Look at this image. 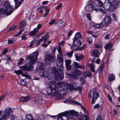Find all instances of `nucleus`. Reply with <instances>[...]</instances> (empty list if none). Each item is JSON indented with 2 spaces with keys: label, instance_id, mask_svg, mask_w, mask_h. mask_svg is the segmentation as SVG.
<instances>
[{
  "label": "nucleus",
  "instance_id": "f257e3e1",
  "mask_svg": "<svg viewBox=\"0 0 120 120\" xmlns=\"http://www.w3.org/2000/svg\"><path fill=\"white\" fill-rule=\"evenodd\" d=\"M75 85L72 84H65L63 82H59L57 84L54 81H51L49 82V87L47 88L46 91L49 95L56 96L59 94L64 95L66 91V90H71L74 88Z\"/></svg>",
  "mask_w": 120,
  "mask_h": 120
},
{
  "label": "nucleus",
  "instance_id": "f03ea898",
  "mask_svg": "<svg viewBox=\"0 0 120 120\" xmlns=\"http://www.w3.org/2000/svg\"><path fill=\"white\" fill-rule=\"evenodd\" d=\"M38 52H35L33 53L32 55H29L26 57V59L29 60L28 65L27 66L26 64L25 65L21 66L20 67L21 69L27 71H30L33 70L34 65L36 63L37 56L38 55Z\"/></svg>",
  "mask_w": 120,
  "mask_h": 120
},
{
  "label": "nucleus",
  "instance_id": "7ed1b4c3",
  "mask_svg": "<svg viewBox=\"0 0 120 120\" xmlns=\"http://www.w3.org/2000/svg\"><path fill=\"white\" fill-rule=\"evenodd\" d=\"M11 109L9 108H5L4 112L2 113V112L0 111V120H6L7 118L10 116V112H11Z\"/></svg>",
  "mask_w": 120,
  "mask_h": 120
},
{
  "label": "nucleus",
  "instance_id": "20e7f679",
  "mask_svg": "<svg viewBox=\"0 0 120 120\" xmlns=\"http://www.w3.org/2000/svg\"><path fill=\"white\" fill-rule=\"evenodd\" d=\"M94 4H90L86 6V7L85 9L86 11L88 12L92 10L93 9L96 11L98 12L99 11L101 12L102 13L105 14V12L103 9L99 8H94Z\"/></svg>",
  "mask_w": 120,
  "mask_h": 120
},
{
  "label": "nucleus",
  "instance_id": "39448f33",
  "mask_svg": "<svg viewBox=\"0 0 120 120\" xmlns=\"http://www.w3.org/2000/svg\"><path fill=\"white\" fill-rule=\"evenodd\" d=\"M56 60V58L53 53L47 55L45 56V63L47 65L49 64L52 62H54Z\"/></svg>",
  "mask_w": 120,
  "mask_h": 120
},
{
  "label": "nucleus",
  "instance_id": "423d86ee",
  "mask_svg": "<svg viewBox=\"0 0 120 120\" xmlns=\"http://www.w3.org/2000/svg\"><path fill=\"white\" fill-rule=\"evenodd\" d=\"M112 18L109 16H105L102 20V23L106 26H109L111 21Z\"/></svg>",
  "mask_w": 120,
  "mask_h": 120
},
{
  "label": "nucleus",
  "instance_id": "0eeeda50",
  "mask_svg": "<svg viewBox=\"0 0 120 120\" xmlns=\"http://www.w3.org/2000/svg\"><path fill=\"white\" fill-rule=\"evenodd\" d=\"M4 7L6 8L7 10H8L9 14L8 15H10L13 11V7H12L9 4L8 1H5L4 3Z\"/></svg>",
  "mask_w": 120,
  "mask_h": 120
},
{
  "label": "nucleus",
  "instance_id": "6e6552de",
  "mask_svg": "<svg viewBox=\"0 0 120 120\" xmlns=\"http://www.w3.org/2000/svg\"><path fill=\"white\" fill-rule=\"evenodd\" d=\"M95 91L93 90V97L92 99V104H94L95 101L99 96V93L97 91L94 92Z\"/></svg>",
  "mask_w": 120,
  "mask_h": 120
},
{
  "label": "nucleus",
  "instance_id": "1a4fd4ad",
  "mask_svg": "<svg viewBox=\"0 0 120 120\" xmlns=\"http://www.w3.org/2000/svg\"><path fill=\"white\" fill-rule=\"evenodd\" d=\"M119 3L117 2L115 3L110 4V11H115L116 8H118V6Z\"/></svg>",
  "mask_w": 120,
  "mask_h": 120
},
{
  "label": "nucleus",
  "instance_id": "9d476101",
  "mask_svg": "<svg viewBox=\"0 0 120 120\" xmlns=\"http://www.w3.org/2000/svg\"><path fill=\"white\" fill-rule=\"evenodd\" d=\"M104 26V24H102V22L99 24L93 23L91 24V26H92L94 28L97 29H101Z\"/></svg>",
  "mask_w": 120,
  "mask_h": 120
},
{
  "label": "nucleus",
  "instance_id": "9b49d317",
  "mask_svg": "<svg viewBox=\"0 0 120 120\" xmlns=\"http://www.w3.org/2000/svg\"><path fill=\"white\" fill-rule=\"evenodd\" d=\"M68 115L70 116H73L78 115V112L74 110H69L67 112Z\"/></svg>",
  "mask_w": 120,
  "mask_h": 120
},
{
  "label": "nucleus",
  "instance_id": "f8f14e48",
  "mask_svg": "<svg viewBox=\"0 0 120 120\" xmlns=\"http://www.w3.org/2000/svg\"><path fill=\"white\" fill-rule=\"evenodd\" d=\"M73 44L74 46H73V47L74 46L77 47H79L80 46L81 44V42L79 40H73Z\"/></svg>",
  "mask_w": 120,
  "mask_h": 120
},
{
  "label": "nucleus",
  "instance_id": "ddd939ff",
  "mask_svg": "<svg viewBox=\"0 0 120 120\" xmlns=\"http://www.w3.org/2000/svg\"><path fill=\"white\" fill-rule=\"evenodd\" d=\"M30 98L29 96L25 97H21L20 98V100L22 102H25L28 101Z\"/></svg>",
  "mask_w": 120,
  "mask_h": 120
},
{
  "label": "nucleus",
  "instance_id": "4468645a",
  "mask_svg": "<svg viewBox=\"0 0 120 120\" xmlns=\"http://www.w3.org/2000/svg\"><path fill=\"white\" fill-rule=\"evenodd\" d=\"M63 58H57L56 60V64L57 66L63 65Z\"/></svg>",
  "mask_w": 120,
  "mask_h": 120
},
{
  "label": "nucleus",
  "instance_id": "2eb2a0df",
  "mask_svg": "<svg viewBox=\"0 0 120 120\" xmlns=\"http://www.w3.org/2000/svg\"><path fill=\"white\" fill-rule=\"evenodd\" d=\"M84 76L85 78L86 77H90L92 76V74L90 73V71H84L83 73Z\"/></svg>",
  "mask_w": 120,
  "mask_h": 120
},
{
  "label": "nucleus",
  "instance_id": "dca6fc26",
  "mask_svg": "<svg viewBox=\"0 0 120 120\" xmlns=\"http://www.w3.org/2000/svg\"><path fill=\"white\" fill-rule=\"evenodd\" d=\"M99 52V51L98 50L94 49L92 52L91 55L93 56L98 57Z\"/></svg>",
  "mask_w": 120,
  "mask_h": 120
},
{
  "label": "nucleus",
  "instance_id": "f3484780",
  "mask_svg": "<svg viewBox=\"0 0 120 120\" xmlns=\"http://www.w3.org/2000/svg\"><path fill=\"white\" fill-rule=\"evenodd\" d=\"M15 4V9H17L22 3V1L21 0H14Z\"/></svg>",
  "mask_w": 120,
  "mask_h": 120
},
{
  "label": "nucleus",
  "instance_id": "a211bd4d",
  "mask_svg": "<svg viewBox=\"0 0 120 120\" xmlns=\"http://www.w3.org/2000/svg\"><path fill=\"white\" fill-rule=\"evenodd\" d=\"M104 65V62H101L100 64L99 68L98 70V72L99 74H101L103 71V68Z\"/></svg>",
  "mask_w": 120,
  "mask_h": 120
},
{
  "label": "nucleus",
  "instance_id": "6ab92c4d",
  "mask_svg": "<svg viewBox=\"0 0 120 120\" xmlns=\"http://www.w3.org/2000/svg\"><path fill=\"white\" fill-rule=\"evenodd\" d=\"M67 75L71 78H72L75 80H77L78 78L77 76L74 72L71 74L67 73Z\"/></svg>",
  "mask_w": 120,
  "mask_h": 120
},
{
  "label": "nucleus",
  "instance_id": "aec40b11",
  "mask_svg": "<svg viewBox=\"0 0 120 120\" xmlns=\"http://www.w3.org/2000/svg\"><path fill=\"white\" fill-rule=\"evenodd\" d=\"M75 56L76 60L77 61H79L80 60H82L84 57V56L82 55H81L80 56H79L76 54H75Z\"/></svg>",
  "mask_w": 120,
  "mask_h": 120
},
{
  "label": "nucleus",
  "instance_id": "412c9836",
  "mask_svg": "<svg viewBox=\"0 0 120 120\" xmlns=\"http://www.w3.org/2000/svg\"><path fill=\"white\" fill-rule=\"evenodd\" d=\"M112 46V44L110 43H109L108 44H106L105 46V48L106 49H108L110 50L111 49Z\"/></svg>",
  "mask_w": 120,
  "mask_h": 120
},
{
  "label": "nucleus",
  "instance_id": "4be33fe9",
  "mask_svg": "<svg viewBox=\"0 0 120 120\" xmlns=\"http://www.w3.org/2000/svg\"><path fill=\"white\" fill-rule=\"evenodd\" d=\"M8 12L7 10L4 8H0V14H6L7 15H8Z\"/></svg>",
  "mask_w": 120,
  "mask_h": 120
},
{
  "label": "nucleus",
  "instance_id": "5701e85b",
  "mask_svg": "<svg viewBox=\"0 0 120 120\" xmlns=\"http://www.w3.org/2000/svg\"><path fill=\"white\" fill-rule=\"evenodd\" d=\"M81 38V35L80 33L79 32H78L75 34L73 40H78L79 39Z\"/></svg>",
  "mask_w": 120,
  "mask_h": 120
},
{
  "label": "nucleus",
  "instance_id": "b1692460",
  "mask_svg": "<svg viewBox=\"0 0 120 120\" xmlns=\"http://www.w3.org/2000/svg\"><path fill=\"white\" fill-rule=\"evenodd\" d=\"M74 63V67H75V68H81L82 69H83L85 68L84 67L80 65L77 62H75Z\"/></svg>",
  "mask_w": 120,
  "mask_h": 120
},
{
  "label": "nucleus",
  "instance_id": "393cba45",
  "mask_svg": "<svg viewBox=\"0 0 120 120\" xmlns=\"http://www.w3.org/2000/svg\"><path fill=\"white\" fill-rule=\"evenodd\" d=\"M38 32V30L34 28L33 31L29 32V34L30 35L33 36L35 35Z\"/></svg>",
  "mask_w": 120,
  "mask_h": 120
},
{
  "label": "nucleus",
  "instance_id": "a878e982",
  "mask_svg": "<svg viewBox=\"0 0 120 120\" xmlns=\"http://www.w3.org/2000/svg\"><path fill=\"white\" fill-rule=\"evenodd\" d=\"M109 81H111L114 80L115 77L114 75L112 74H110L108 77Z\"/></svg>",
  "mask_w": 120,
  "mask_h": 120
},
{
  "label": "nucleus",
  "instance_id": "bb28decb",
  "mask_svg": "<svg viewBox=\"0 0 120 120\" xmlns=\"http://www.w3.org/2000/svg\"><path fill=\"white\" fill-rule=\"evenodd\" d=\"M49 34L48 33H46L42 38L45 42H46L47 40L49 38Z\"/></svg>",
  "mask_w": 120,
  "mask_h": 120
},
{
  "label": "nucleus",
  "instance_id": "cd10ccee",
  "mask_svg": "<svg viewBox=\"0 0 120 120\" xmlns=\"http://www.w3.org/2000/svg\"><path fill=\"white\" fill-rule=\"evenodd\" d=\"M26 25L25 22L23 20L20 23V25L19 27V29H21L23 27H25Z\"/></svg>",
  "mask_w": 120,
  "mask_h": 120
},
{
  "label": "nucleus",
  "instance_id": "c85d7f7f",
  "mask_svg": "<svg viewBox=\"0 0 120 120\" xmlns=\"http://www.w3.org/2000/svg\"><path fill=\"white\" fill-rule=\"evenodd\" d=\"M26 118L27 120H32L33 119L32 116L31 114H28L26 116Z\"/></svg>",
  "mask_w": 120,
  "mask_h": 120
},
{
  "label": "nucleus",
  "instance_id": "c756f323",
  "mask_svg": "<svg viewBox=\"0 0 120 120\" xmlns=\"http://www.w3.org/2000/svg\"><path fill=\"white\" fill-rule=\"evenodd\" d=\"M74 72L78 77L80 76L82 74V72L78 69L74 71Z\"/></svg>",
  "mask_w": 120,
  "mask_h": 120
},
{
  "label": "nucleus",
  "instance_id": "7c9ffc66",
  "mask_svg": "<svg viewBox=\"0 0 120 120\" xmlns=\"http://www.w3.org/2000/svg\"><path fill=\"white\" fill-rule=\"evenodd\" d=\"M63 76H62V77L59 74H58L57 75H56L55 77V79L57 80L62 79H63Z\"/></svg>",
  "mask_w": 120,
  "mask_h": 120
},
{
  "label": "nucleus",
  "instance_id": "2f4dec72",
  "mask_svg": "<svg viewBox=\"0 0 120 120\" xmlns=\"http://www.w3.org/2000/svg\"><path fill=\"white\" fill-rule=\"evenodd\" d=\"M85 119L86 120H89V117L86 115H85L83 116L80 118L79 120H85Z\"/></svg>",
  "mask_w": 120,
  "mask_h": 120
},
{
  "label": "nucleus",
  "instance_id": "473e14b6",
  "mask_svg": "<svg viewBox=\"0 0 120 120\" xmlns=\"http://www.w3.org/2000/svg\"><path fill=\"white\" fill-rule=\"evenodd\" d=\"M38 64L40 65L39 66V69L41 70H44V68L43 64L42 63L40 62L38 63Z\"/></svg>",
  "mask_w": 120,
  "mask_h": 120
},
{
  "label": "nucleus",
  "instance_id": "72a5a7b5",
  "mask_svg": "<svg viewBox=\"0 0 120 120\" xmlns=\"http://www.w3.org/2000/svg\"><path fill=\"white\" fill-rule=\"evenodd\" d=\"M74 103L80 106L81 108L84 111L85 110V108L82 105H81V104H80L79 102L77 101H74Z\"/></svg>",
  "mask_w": 120,
  "mask_h": 120
},
{
  "label": "nucleus",
  "instance_id": "f704fd0d",
  "mask_svg": "<svg viewBox=\"0 0 120 120\" xmlns=\"http://www.w3.org/2000/svg\"><path fill=\"white\" fill-rule=\"evenodd\" d=\"M20 84L22 86H25L26 84V82L24 79L21 80L20 81Z\"/></svg>",
  "mask_w": 120,
  "mask_h": 120
},
{
  "label": "nucleus",
  "instance_id": "c9c22d12",
  "mask_svg": "<svg viewBox=\"0 0 120 120\" xmlns=\"http://www.w3.org/2000/svg\"><path fill=\"white\" fill-rule=\"evenodd\" d=\"M75 86L77 87H74V89L75 90H78L79 91H81L82 90V88L81 86H77L76 85H74Z\"/></svg>",
  "mask_w": 120,
  "mask_h": 120
},
{
  "label": "nucleus",
  "instance_id": "e433bc0d",
  "mask_svg": "<svg viewBox=\"0 0 120 120\" xmlns=\"http://www.w3.org/2000/svg\"><path fill=\"white\" fill-rule=\"evenodd\" d=\"M89 66L90 67L91 71L93 72H94L95 70L94 69V65L92 64H90Z\"/></svg>",
  "mask_w": 120,
  "mask_h": 120
},
{
  "label": "nucleus",
  "instance_id": "4c0bfd02",
  "mask_svg": "<svg viewBox=\"0 0 120 120\" xmlns=\"http://www.w3.org/2000/svg\"><path fill=\"white\" fill-rule=\"evenodd\" d=\"M110 5H109V4H107L104 7L105 9L106 10L110 11Z\"/></svg>",
  "mask_w": 120,
  "mask_h": 120
},
{
  "label": "nucleus",
  "instance_id": "58836bf2",
  "mask_svg": "<svg viewBox=\"0 0 120 120\" xmlns=\"http://www.w3.org/2000/svg\"><path fill=\"white\" fill-rule=\"evenodd\" d=\"M45 71L44 70H41L39 72V75L42 77H45Z\"/></svg>",
  "mask_w": 120,
  "mask_h": 120
},
{
  "label": "nucleus",
  "instance_id": "ea45409f",
  "mask_svg": "<svg viewBox=\"0 0 120 120\" xmlns=\"http://www.w3.org/2000/svg\"><path fill=\"white\" fill-rule=\"evenodd\" d=\"M95 1H97L98 2V4L99 5L101 6L102 7L103 5V3L100 0H94Z\"/></svg>",
  "mask_w": 120,
  "mask_h": 120
},
{
  "label": "nucleus",
  "instance_id": "a19ab883",
  "mask_svg": "<svg viewBox=\"0 0 120 120\" xmlns=\"http://www.w3.org/2000/svg\"><path fill=\"white\" fill-rule=\"evenodd\" d=\"M58 117L57 119L58 120H64L63 119L62 116H63L62 114H60L59 115H58Z\"/></svg>",
  "mask_w": 120,
  "mask_h": 120
},
{
  "label": "nucleus",
  "instance_id": "79ce46f5",
  "mask_svg": "<svg viewBox=\"0 0 120 120\" xmlns=\"http://www.w3.org/2000/svg\"><path fill=\"white\" fill-rule=\"evenodd\" d=\"M24 29H22L20 30L17 34L15 35V36L17 37L19 36L22 33V32L24 31Z\"/></svg>",
  "mask_w": 120,
  "mask_h": 120
},
{
  "label": "nucleus",
  "instance_id": "37998d69",
  "mask_svg": "<svg viewBox=\"0 0 120 120\" xmlns=\"http://www.w3.org/2000/svg\"><path fill=\"white\" fill-rule=\"evenodd\" d=\"M41 11H42V12L43 11H44V10H45L46 11L47 10H49V8L47 7H41Z\"/></svg>",
  "mask_w": 120,
  "mask_h": 120
},
{
  "label": "nucleus",
  "instance_id": "c03bdc74",
  "mask_svg": "<svg viewBox=\"0 0 120 120\" xmlns=\"http://www.w3.org/2000/svg\"><path fill=\"white\" fill-rule=\"evenodd\" d=\"M66 68L68 71H69L70 69H71V65L69 64H67L66 65Z\"/></svg>",
  "mask_w": 120,
  "mask_h": 120
},
{
  "label": "nucleus",
  "instance_id": "a18cd8bd",
  "mask_svg": "<svg viewBox=\"0 0 120 120\" xmlns=\"http://www.w3.org/2000/svg\"><path fill=\"white\" fill-rule=\"evenodd\" d=\"M87 41L90 43H91L92 41V37H88L87 38Z\"/></svg>",
  "mask_w": 120,
  "mask_h": 120
},
{
  "label": "nucleus",
  "instance_id": "49530a36",
  "mask_svg": "<svg viewBox=\"0 0 120 120\" xmlns=\"http://www.w3.org/2000/svg\"><path fill=\"white\" fill-rule=\"evenodd\" d=\"M15 73L18 75H20L23 72L21 70H15Z\"/></svg>",
  "mask_w": 120,
  "mask_h": 120
},
{
  "label": "nucleus",
  "instance_id": "de8ad7c7",
  "mask_svg": "<svg viewBox=\"0 0 120 120\" xmlns=\"http://www.w3.org/2000/svg\"><path fill=\"white\" fill-rule=\"evenodd\" d=\"M57 67L59 70L60 71H62L64 70V68L63 65L58 66Z\"/></svg>",
  "mask_w": 120,
  "mask_h": 120
},
{
  "label": "nucleus",
  "instance_id": "09e8293b",
  "mask_svg": "<svg viewBox=\"0 0 120 120\" xmlns=\"http://www.w3.org/2000/svg\"><path fill=\"white\" fill-rule=\"evenodd\" d=\"M112 16L114 19V20L115 21H117V18L116 17L115 14L113 13L112 14Z\"/></svg>",
  "mask_w": 120,
  "mask_h": 120
},
{
  "label": "nucleus",
  "instance_id": "8fccbe9b",
  "mask_svg": "<svg viewBox=\"0 0 120 120\" xmlns=\"http://www.w3.org/2000/svg\"><path fill=\"white\" fill-rule=\"evenodd\" d=\"M117 2V0H109V2L110 4H114L115 2V3Z\"/></svg>",
  "mask_w": 120,
  "mask_h": 120
},
{
  "label": "nucleus",
  "instance_id": "3c124183",
  "mask_svg": "<svg viewBox=\"0 0 120 120\" xmlns=\"http://www.w3.org/2000/svg\"><path fill=\"white\" fill-rule=\"evenodd\" d=\"M24 60V59H22V58H20L19 60V62L18 63V65H21V64L23 62Z\"/></svg>",
  "mask_w": 120,
  "mask_h": 120
},
{
  "label": "nucleus",
  "instance_id": "603ef678",
  "mask_svg": "<svg viewBox=\"0 0 120 120\" xmlns=\"http://www.w3.org/2000/svg\"><path fill=\"white\" fill-rule=\"evenodd\" d=\"M86 17L90 20L91 21V19L90 16V14L89 13H88L86 14Z\"/></svg>",
  "mask_w": 120,
  "mask_h": 120
},
{
  "label": "nucleus",
  "instance_id": "864d4df0",
  "mask_svg": "<svg viewBox=\"0 0 120 120\" xmlns=\"http://www.w3.org/2000/svg\"><path fill=\"white\" fill-rule=\"evenodd\" d=\"M56 21V20L55 19H53L49 23V24L50 25H53Z\"/></svg>",
  "mask_w": 120,
  "mask_h": 120
},
{
  "label": "nucleus",
  "instance_id": "5fc2aeb1",
  "mask_svg": "<svg viewBox=\"0 0 120 120\" xmlns=\"http://www.w3.org/2000/svg\"><path fill=\"white\" fill-rule=\"evenodd\" d=\"M16 27L15 26H13L11 27L8 30V31H12L16 29Z\"/></svg>",
  "mask_w": 120,
  "mask_h": 120
},
{
  "label": "nucleus",
  "instance_id": "6e6d98bb",
  "mask_svg": "<svg viewBox=\"0 0 120 120\" xmlns=\"http://www.w3.org/2000/svg\"><path fill=\"white\" fill-rule=\"evenodd\" d=\"M80 80L81 82V83H85V81L84 79L82 77H80Z\"/></svg>",
  "mask_w": 120,
  "mask_h": 120
},
{
  "label": "nucleus",
  "instance_id": "4d7b16f0",
  "mask_svg": "<svg viewBox=\"0 0 120 120\" xmlns=\"http://www.w3.org/2000/svg\"><path fill=\"white\" fill-rule=\"evenodd\" d=\"M41 24H39L38 25L37 27L35 29H36L37 30H38V32L39 29L41 28Z\"/></svg>",
  "mask_w": 120,
  "mask_h": 120
},
{
  "label": "nucleus",
  "instance_id": "13d9d810",
  "mask_svg": "<svg viewBox=\"0 0 120 120\" xmlns=\"http://www.w3.org/2000/svg\"><path fill=\"white\" fill-rule=\"evenodd\" d=\"M59 56H57V58H63V55L62 54L61 52H59Z\"/></svg>",
  "mask_w": 120,
  "mask_h": 120
},
{
  "label": "nucleus",
  "instance_id": "bf43d9fd",
  "mask_svg": "<svg viewBox=\"0 0 120 120\" xmlns=\"http://www.w3.org/2000/svg\"><path fill=\"white\" fill-rule=\"evenodd\" d=\"M65 65L69 64L71 63V61L70 60H65Z\"/></svg>",
  "mask_w": 120,
  "mask_h": 120
},
{
  "label": "nucleus",
  "instance_id": "052dcab7",
  "mask_svg": "<svg viewBox=\"0 0 120 120\" xmlns=\"http://www.w3.org/2000/svg\"><path fill=\"white\" fill-rule=\"evenodd\" d=\"M62 4L60 3V4L59 5L57 6L56 8V9L57 10H59L60 9V8L62 6Z\"/></svg>",
  "mask_w": 120,
  "mask_h": 120
},
{
  "label": "nucleus",
  "instance_id": "680f3d73",
  "mask_svg": "<svg viewBox=\"0 0 120 120\" xmlns=\"http://www.w3.org/2000/svg\"><path fill=\"white\" fill-rule=\"evenodd\" d=\"M49 10H47V11H46V12L43 15V16L44 17H45L47 15L49 11Z\"/></svg>",
  "mask_w": 120,
  "mask_h": 120
},
{
  "label": "nucleus",
  "instance_id": "e2e57ef3",
  "mask_svg": "<svg viewBox=\"0 0 120 120\" xmlns=\"http://www.w3.org/2000/svg\"><path fill=\"white\" fill-rule=\"evenodd\" d=\"M8 50L6 48L4 49L3 51L2 52V53L3 54H5L7 52Z\"/></svg>",
  "mask_w": 120,
  "mask_h": 120
},
{
  "label": "nucleus",
  "instance_id": "0e129e2a",
  "mask_svg": "<svg viewBox=\"0 0 120 120\" xmlns=\"http://www.w3.org/2000/svg\"><path fill=\"white\" fill-rule=\"evenodd\" d=\"M17 118L15 116L13 115L12 116L10 120H17Z\"/></svg>",
  "mask_w": 120,
  "mask_h": 120
},
{
  "label": "nucleus",
  "instance_id": "69168bd1",
  "mask_svg": "<svg viewBox=\"0 0 120 120\" xmlns=\"http://www.w3.org/2000/svg\"><path fill=\"white\" fill-rule=\"evenodd\" d=\"M44 40H43L42 38H41L39 41L37 42V44L38 45V46L39 44H40V43H41Z\"/></svg>",
  "mask_w": 120,
  "mask_h": 120
},
{
  "label": "nucleus",
  "instance_id": "338daca9",
  "mask_svg": "<svg viewBox=\"0 0 120 120\" xmlns=\"http://www.w3.org/2000/svg\"><path fill=\"white\" fill-rule=\"evenodd\" d=\"M62 21L60 19H59L57 20L55 24H61V22Z\"/></svg>",
  "mask_w": 120,
  "mask_h": 120
},
{
  "label": "nucleus",
  "instance_id": "774afa93",
  "mask_svg": "<svg viewBox=\"0 0 120 120\" xmlns=\"http://www.w3.org/2000/svg\"><path fill=\"white\" fill-rule=\"evenodd\" d=\"M45 42H44V43L41 44V46L45 47H47L48 44H45Z\"/></svg>",
  "mask_w": 120,
  "mask_h": 120
}]
</instances>
